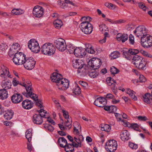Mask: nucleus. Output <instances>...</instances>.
<instances>
[{"mask_svg": "<svg viewBox=\"0 0 152 152\" xmlns=\"http://www.w3.org/2000/svg\"><path fill=\"white\" fill-rule=\"evenodd\" d=\"M52 81L57 83V85H62L61 89L62 90H65L69 86V82L66 79H63L62 76L60 74L57 73H53L50 77Z\"/></svg>", "mask_w": 152, "mask_h": 152, "instance_id": "1", "label": "nucleus"}, {"mask_svg": "<svg viewBox=\"0 0 152 152\" xmlns=\"http://www.w3.org/2000/svg\"><path fill=\"white\" fill-rule=\"evenodd\" d=\"M26 84L24 83H20V85L25 88L26 92H23V94L26 97H30L33 99L34 101L38 100V96L37 94L33 93V90L32 87L31 83L29 80L26 81Z\"/></svg>", "mask_w": 152, "mask_h": 152, "instance_id": "2", "label": "nucleus"}, {"mask_svg": "<svg viewBox=\"0 0 152 152\" xmlns=\"http://www.w3.org/2000/svg\"><path fill=\"white\" fill-rule=\"evenodd\" d=\"M55 48L52 43H45L42 46L41 51L44 55L50 56L54 54L55 51Z\"/></svg>", "mask_w": 152, "mask_h": 152, "instance_id": "3", "label": "nucleus"}, {"mask_svg": "<svg viewBox=\"0 0 152 152\" xmlns=\"http://www.w3.org/2000/svg\"><path fill=\"white\" fill-rule=\"evenodd\" d=\"M73 66L75 68L77 69L78 73H81L82 75L86 74L88 72V70L86 68L83 67L84 65L83 61L79 59H76L72 61Z\"/></svg>", "mask_w": 152, "mask_h": 152, "instance_id": "4", "label": "nucleus"}, {"mask_svg": "<svg viewBox=\"0 0 152 152\" xmlns=\"http://www.w3.org/2000/svg\"><path fill=\"white\" fill-rule=\"evenodd\" d=\"M28 57L23 53H16L12 58L14 63L16 65L24 64Z\"/></svg>", "mask_w": 152, "mask_h": 152, "instance_id": "5", "label": "nucleus"}, {"mask_svg": "<svg viewBox=\"0 0 152 152\" xmlns=\"http://www.w3.org/2000/svg\"><path fill=\"white\" fill-rule=\"evenodd\" d=\"M55 46L57 49L64 51L66 49V45L65 40L61 38H59L54 41Z\"/></svg>", "mask_w": 152, "mask_h": 152, "instance_id": "6", "label": "nucleus"}, {"mask_svg": "<svg viewBox=\"0 0 152 152\" xmlns=\"http://www.w3.org/2000/svg\"><path fill=\"white\" fill-rule=\"evenodd\" d=\"M28 45L29 48L33 52L38 53L40 50L39 44L34 39H30L28 42Z\"/></svg>", "mask_w": 152, "mask_h": 152, "instance_id": "7", "label": "nucleus"}, {"mask_svg": "<svg viewBox=\"0 0 152 152\" xmlns=\"http://www.w3.org/2000/svg\"><path fill=\"white\" fill-rule=\"evenodd\" d=\"M105 145V148L108 152H114L116 150L118 146L117 141L114 140L108 141Z\"/></svg>", "mask_w": 152, "mask_h": 152, "instance_id": "8", "label": "nucleus"}, {"mask_svg": "<svg viewBox=\"0 0 152 152\" xmlns=\"http://www.w3.org/2000/svg\"><path fill=\"white\" fill-rule=\"evenodd\" d=\"M141 44L145 47L148 48L152 46V37L147 34L141 37Z\"/></svg>", "mask_w": 152, "mask_h": 152, "instance_id": "9", "label": "nucleus"}, {"mask_svg": "<svg viewBox=\"0 0 152 152\" xmlns=\"http://www.w3.org/2000/svg\"><path fill=\"white\" fill-rule=\"evenodd\" d=\"M101 64V60L98 58H93L88 62L89 65L94 69L99 68Z\"/></svg>", "mask_w": 152, "mask_h": 152, "instance_id": "10", "label": "nucleus"}, {"mask_svg": "<svg viewBox=\"0 0 152 152\" xmlns=\"http://www.w3.org/2000/svg\"><path fill=\"white\" fill-rule=\"evenodd\" d=\"M147 31L146 28L144 26H141L137 27L134 32L137 37H139L142 35V36H144V35L147 34Z\"/></svg>", "mask_w": 152, "mask_h": 152, "instance_id": "11", "label": "nucleus"}, {"mask_svg": "<svg viewBox=\"0 0 152 152\" xmlns=\"http://www.w3.org/2000/svg\"><path fill=\"white\" fill-rule=\"evenodd\" d=\"M35 63L36 61L33 57H28L23 65L25 68L31 70L34 67Z\"/></svg>", "mask_w": 152, "mask_h": 152, "instance_id": "12", "label": "nucleus"}, {"mask_svg": "<svg viewBox=\"0 0 152 152\" xmlns=\"http://www.w3.org/2000/svg\"><path fill=\"white\" fill-rule=\"evenodd\" d=\"M43 13L44 9L42 7L36 6L34 8L33 10V14L35 17H41L43 15Z\"/></svg>", "mask_w": 152, "mask_h": 152, "instance_id": "13", "label": "nucleus"}, {"mask_svg": "<svg viewBox=\"0 0 152 152\" xmlns=\"http://www.w3.org/2000/svg\"><path fill=\"white\" fill-rule=\"evenodd\" d=\"M9 73L7 68L4 65L1 66L0 69V75L2 79L7 78V77L12 78V77L10 75H9Z\"/></svg>", "mask_w": 152, "mask_h": 152, "instance_id": "14", "label": "nucleus"}, {"mask_svg": "<svg viewBox=\"0 0 152 152\" xmlns=\"http://www.w3.org/2000/svg\"><path fill=\"white\" fill-rule=\"evenodd\" d=\"M46 118V115H42V114L34 115L33 116V121L34 124L38 125L41 124L43 122L42 118Z\"/></svg>", "mask_w": 152, "mask_h": 152, "instance_id": "15", "label": "nucleus"}, {"mask_svg": "<svg viewBox=\"0 0 152 152\" xmlns=\"http://www.w3.org/2000/svg\"><path fill=\"white\" fill-rule=\"evenodd\" d=\"M73 53L77 57H83L86 55V51L85 49L82 47H77L75 48Z\"/></svg>", "mask_w": 152, "mask_h": 152, "instance_id": "16", "label": "nucleus"}, {"mask_svg": "<svg viewBox=\"0 0 152 152\" xmlns=\"http://www.w3.org/2000/svg\"><path fill=\"white\" fill-rule=\"evenodd\" d=\"M106 101L107 100L105 98L100 97L96 99L94 104L98 107H103L106 104Z\"/></svg>", "mask_w": 152, "mask_h": 152, "instance_id": "17", "label": "nucleus"}, {"mask_svg": "<svg viewBox=\"0 0 152 152\" xmlns=\"http://www.w3.org/2000/svg\"><path fill=\"white\" fill-rule=\"evenodd\" d=\"M23 99L22 95L19 93L14 94L11 97L12 102L15 104L20 103L23 100Z\"/></svg>", "mask_w": 152, "mask_h": 152, "instance_id": "18", "label": "nucleus"}, {"mask_svg": "<svg viewBox=\"0 0 152 152\" xmlns=\"http://www.w3.org/2000/svg\"><path fill=\"white\" fill-rule=\"evenodd\" d=\"M22 105L24 109L29 110L33 107L34 104L31 100L26 99L23 101Z\"/></svg>", "mask_w": 152, "mask_h": 152, "instance_id": "19", "label": "nucleus"}, {"mask_svg": "<svg viewBox=\"0 0 152 152\" xmlns=\"http://www.w3.org/2000/svg\"><path fill=\"white\" fill-rule=\"evenodd\" d=\"M1 86L4 89L7 90L10 89L11 87V83L10 80H7V78L2 79Z\"/></svg>", "mask_w": 152, "mask_h": 152, "instance_id": "20", "label": "nucleus"}, {"mask_svg": "<svg viewBox=\"0 0 152 152\" xmlns=\"http://www.w3.org/2000/svg\"><path fill=\"white\" fill-rule=\"evenodd\" d=\"M143 58L141 56L136 55L133 57L132 62L135 65L136 67L137 68L139 65L141 63Z\"/></svg>", "mask_w": 152, "mask_h": 152, "instance_id": "21", "label": "nucleus"}, {"mask_svg": "<svg viewBox=\"0 0 152 152\" xmlns=\"http://www.w3.org/2000/svg\"><path fill=\"white\" fill-rule=\"evenodd\" d=\"M144 101L147 104L152 105V95L149 93H146L143 96Z\"/></svg>", "mask_w": 152, "mask_h": 152, "instance_id": "22", "label": "nucleus"}, {"mask_svg": "<svg viewBox=\"0 0 152 152\" xmlns=\"http://www.w3.org/2000/svg\"><path fill=\"white\" fill-rule=\"evenodd\" d=\"M121 138L123 141H126L128 140L129 138V134L126 130L123 131L121 134Z\"/></svg>", "mask_w": 152, "mask_h": 152, "instance_id": "23", "label": "nucleus"}, {"mask_svg": "<svg viewBox=\"0 0 152 152\" xmlns=\"http://www.w3.org/2000/svg\"><path fill=\"white\" fill-rule=\"evenodd\" d=\"M24 11L22 9L14 8L12 10L11 14L13 15H18L23 14Z\"/></svg>", "mask_w": 152, "mask_h": 152, "instance_id": "24", "label": "nucleus"}, {"mask_svg": "<svg viewBox=\"0 0 152 152\" xmlns=\"http://www.w3.org/2000/svg\"><path fill=\"white\" fill-rule=\"evenodd\" d=\"M14 115L13 111L11 110H8L5 112L4 115V117L5 119L7 120L11 119Z\"/></svg>", "mask_w": 152, "mask_h": 152, "instance_id": "25", "label": "nucleus"}, {"mask_svg": "<svg viewBox=\"0 0 152 152\" xmlns=\"http://www.w3.org/2000/svg\"><path fill=\"white\" fill-rule=\"evenodd\" d=\"M58 142L60 145V146L63 148L65 147V145L67 144L66 140L63 137H59L58 140Z\"/></svg>", "mask_w": 152, "mask_h": 152, "instance_id": "26", "label": "nucleus"}, {"mask_svg": "<svg viewBox=\"0 0 152 152\" xmlns=\"http://www.w3.org/2000/svg\"><path fill=\"white\" fill-rule=\"evenodd\" d=\"M86 69L88 70V72L86 74H82V75H86L88 74V75L91 78H94L96 77L97 75V73L95 72L94 70L95 69H93V70H90V69H89L88 67H86Z\"/></svg>", "mask_w": 152, "mask_h": 152, "instance_id": "27", "label": "nucleus"}, {"mask_svg": "<svg viewBox=\"0 0 152 152\" xmlns=\"http://www.w3.org/2000/svg\"><path fill=\"white\" fill-rule=\"evenodd\" d=\"M126 93L128 94L135 101L137 99V97L135 96V93L133 90L128 88L127 89Z\"/></svg>", "mask_w": 152, "mask_h": 152, "instance_id": "28", "label": "nucleus"}, {"mask_svg": "<svg viewBox=\"0 0 152 152\" xmlns=\"http://www.w3.org/2000/svg\"><path fill=\"white\" fill-rule=\"evenodd\" d=\"M147 64V61H145V59L143 58L141 63L139 65L137 68H138L140 70H145L146 68V65Z\"/></svg>", "mask_w": 152, "mask_h": 152, "instance_id": "29", "label": "nucleus"}, {"mask_svg": "<svg viewBox=\"0 0 152 152\" xmlns=\"http://www.w3.org/2000/svg\"><path fill=\"white\" fill-rule=\"evenodd\" d=\"M8 97V94L7 91L5 89L0 90V99H6Z\"/></svg>", "mask_w": 152, "mask_h": 152, "instance_id": "30", "label": "nucleus"}, {"mask_svg": "<svg viewBox=\"0 0 152 152\" xmlns=\"http://www.w3.org/2000/svg\"><path fill=\"white\" fill-rule=\"evenodd\" d=\"M32 130L31 129H28L26 131L25 133L26 137L28 140V142H30L31 140L32 137Z\"/></svg>", "mask_w": 152, "mask_h": 152, "instance_id": "31", "label": "nucleus"}, {"mask_svg": "<svg viewBox=\"0 0 152 152\" xmlns=\"http://www.w3.org/2000/svg\"><path fill=\"white\" fill-rule=\"evenodd\" d=\"M54 26L57 29L60 28L63 25V23L61 20L56 19L53 21Z\"/></svg>", "mask_w": 152, "mask_h": 152, "instance_id": "32", "label": "nucleus"}, {"mask_svg": "<svg viewBox=\"0 0 152 152\" xmlns=\"http://www.w3.org/2000/svg\"><path fill=\"white\" fill-rule=\"evenodd\" d=\"M66 152H72L74 150V148H73L72 143H68L66 145H65L64 148Z\"/></svg>", "mask_w": 152, "mask_h": 152, "instance_id": "33", "label": "nucleus"}, {"mask_svg": "<svg viewBox=\"0 0 152 152\" xmlns=\"http://www.w3.org/2000/svg\"><path fill=\"white\" fill-rule=\"evenodd\" d=\"M35 101L36 102V105L41 108L40 110L37 111L40 114L42 113V112H43V113H45V110H44L43 109H42V108L43 107L42 105V102L41 101L39 100L38 99V100Z\"/></svg>", "mask_w": 152, "mask_h": 152, "instance_id": "34", "label": "nucleus"}, {"mask_svg": "<svg viewBox=\"0 0 152 152\" xmlns=\"http://www.w3.org/2000/svg\"><path fill=\"white\" fill-rule=\"evenodd\" d=\"M93 28L92 25L89 24L88 27L86 29H84L82 32L86 34H90L91 33L93 30Z\"/></svg>", "mask_w": 152, "mask_h": 152, "instance_id": "35", "label": "nucleus"}, {"mask_svg": "<svg viewBox=\"0 0 152 152\" xmlns=\"http://www.w3.org/2000/svg\"><path fill=\"white\" fill-rule=\"evenodd\" d=\"M89 24H91L90 23H86L84 22H82L80 25V28L82 31H83L84 29H86L88 27Z\"/></svg>", "mask_w": 152, "mask_h": 152, "instance_id": "36", "label": "nucleus"}, {"mask_svg": "<svg viewBox=\"0 0 152 152\" xmlns=\"http://www.w3.org/2000/svg\"><path fill=\"white\" fill-rule=\"evenodd\" d=\"M75 48L72 45L69 44L66 46V49L69 54H73L75 50Z\"/></svg>", "mask_w": 152, "mask_h": 152, "instance_id": "37", "label": "nucleus"}, {"mask_svg": "<svg viewBox=\"0 0 152 152\" xmlns=\"http://www.w3.org/2000/svg\"><path fill=\"white\" fill-rule=\"evenodd\" d=\"M120 54L117 51H115L112 53L110 55L111 57V59H115L119 57Z\"/></svg>", "mask_w": 152, "mask_h": 152, "instance_id": "38", "label": "nucleus"}, {"mask_svg": "<svg viewBox=\"0 0 152 152\" xmlns=\"http://www.w3.org/2000/svg\"><path fill=\"white\" fill-rule=\"evenodd\" d=\"M74 138L75 140L77 143L79 144L80 145H81V141H82L83 140V137L82 135H80L78 138L75 137Z\"/></svg>", "mask_w": 152, "mask_h": 152, "instance_id": "39", "label": "nucleus"}, {"mask_svg": "<svg viewBox=\"0 0 152 152\" xmlns=\"http://www.w3.org/2000/svg\"><path fill=\"white\" fill-rule=\"evenodd\" d=\"M99 29L102 33H103L107 29V28L105 24H102L99 26Z\"/></svg>", "mask_w": 152, "mask_h": 152, "instance_id": "40", "label": "nucleus"}, {"mask_svg": "<svg viewBox=\"0 0 152 152\" xmlns=\"http://www.w3.org/2000/svg\"><path fill=\"white\" fill-rule=\"evenodd\" d=\"M110 126L107 124L104 125L103 127H101V130L102 131L109 132L110 130Z\"/></svg>", "mask_w": 152, "mask_h": 152, "instance_id": "41", "label": "nucleus"}, {"mask_svg": "<svg viewBox=\"0 0 152 152\" xmlns=\"http://www.w3.org/2000/svg\"><path fill=\"white\" fill-rule=\"evenodd\" d=\"M128 51H124L123 52V57L127 60H130L131 58V56L129 54Z\"/></svg>", "mask_w": 152, "mask_h": 152, "instance_id": "42", "label": "nucleus"}, {"mask_svg": "<svg viewBox=\"0 0 152 152\" xmlns=\"http://www.w3.org/2000/svg\"><path fill=\"white\" fill-rule=\"evenodd\" d=\"M140 52L145 56L149 58H152V55L151 54L143 50H140Z\"/></svg>", "mask_w": 152, "mask_h": 152, "instance_id": "43", "label": "nucleus"}, {"mask_svg": "<svg viewBox=\"0 0 152 152\" xmlns=\"http://www.w3.org/2000/svg\"><path fill=\"white\" fill-rule=\"evenodd\" d=\"M110 72L111 74L114 76L115 74L118 73L119 72V71L115 67L113 66L111 67Z\"/></svg>", "mask_w": 152, "mask_h": 152, "instance_id": "44", "label": "nucleus"}, {"mask_svg": "<svg viewBox=\"0 0 152 152\" xmlns=\"http://www.w3.org/2000/svg\"><path fill=\"white\" fill-rule=\"evenodd\" d=\"M92 20V18L89 17H86L84 16L82 17L80 19L81 21L82 22H85L89 23V22L91 21Z\"/></svg>", "mask_w": 152, "mask_h": 152, "instance_id": "45", "label": "nucleus"}, {"mask_svg": "<svg viewBox=\"0 0 152 152\" xmlns=\"http://www.w3.org/2000/svg\"><path fill=\"white\" fill-rule=\"evenodd\" d=\"M128 52L130 53V54L134 55L138 53L140 51L137 49H129L128 50Z\"/></svg>", "mask_w": 152, "mask_h": 152, "instance_id": "46", "label": "nucleus"}, {"mask_svg": "<svg viewBox=\"0 0 152 152\" xmlns=\"http://www.w3.org/2000/svg\"><path fill=\"white\" fill-rule=\"evenodd\" d=\"M139 126L138 124L136 123H133L131 124V126L129 127L135 130L139 131Z\"/></svg>", "mask_w": 152, "mask_h": 152, "instance_id": "47", "label": "nucleus"}, {"mask_svg": "<svg viewBox=\"0 0 152 152\" xmlns=\"http://www.w3.org/2000/svg\"><path fill=\"white\" fill-rule=\"evenodd\" d=\"M81 89L78 86H77L74 89L73 92L76 95L80 94L81 93Z\"/></svg>", "mask_w": 152, "mask_h": 152, "instance_id": "48", "label": "nucleus"}, {"mask_svg": "<svg viewBox=\"0 0 152 152\" xmlns=\"http://www.w3.org/2000/svg\"><path fill=\"white\" fill-rule=\"evenodd\" d=\"M129 147L133 150H136L138 148L137 144L132 142H129Z\"/></svg>", "mask_w": 152, "mask_h": 152, "instance_id": "49", "label": "nucleus"}, {"mask_svg": "<svg viewBox=\"0 0 152 152\" xmlns=\"http://www.w3.org/2000/svg\"><path fill=\"white\" fill-rule=\"evenodd\" d=\"M44 127L50 132L53 131L54 129L53 127L50 124H46L44 126Z\"/></svg>", "mask_w": 152, "mask_h": 152, "instance_id": "50", "label": "nucleus"}, {"mask_svg": "<svg viewBox=\"0 0 152 152\" xmlns=\"http://www.w3.org/2000/svg\"><path fill=\"white\" fill-rule=\"evenodd\" d=\"M121 38V41L123 42H124L126 40H127L128 36L127 34H124L122 35Z\"/></svg>", "mask_w": 152, "mask_h": 152, "instance_id": "51", "label": "nucleus"}, {"mask_svg": "<svg viewBox=\"0 0 152 152\" xmlns=\"http://www.w3.org/2000/svg\"><path fill=\"white\" fill-rule=\"evenodd\" d=\"M117 110V108L116 106L114 105H111L110 106V110L109 112L111 113H115L116 111Z\"/></svg>", "mask_w": 152, "mask_h": 152, "instance_id": "52", "label": "nucleus"}, {"mask_svg": "<svg viewBox=\"0 0 152 152\" xmlns=\"http://www.w3.org/2000/svg\"><path fill=\"white\" fill-rule=\"evenodd\" d=\"M129 40L130 43L133 45L134 43V36L132 34H130L129 36Z\"/></svg>", "mask_w": 152, "mask_h": 152, "instance_id": "53", "label": "nucleus"}, {"mask_svg": "<svg viewBox=\"0 0 152 152\" xmlns=\"http://www.w3.org/2000/svg\"><path fill=\"white\" fill-rule=\"evenodd\" d=\"M62 112L63 113V115L64 117L66 118H69V115H68V112L64 110H62Z\"/></svg>", "mask_w": 152, "mask_h": 152, "instance_id": "54", "label": "nucleus"}, {"mask_svg": "<svg viewBox=\"0 0 152 152\" xmlns=\"http://www.w3.org/2000/svg\"><path fill=\"white\" fill-rule=\"evenodd\" d=\"M139 82L141 83L145 82L146 81V78L142 75H140L139 77Z\"/></svg>", "mask_w": 152, "mask_h": 152, "instance_id": "55", "label": "nucleus"}, {"mask_svg": "<svg viewBox=\"0 0 152 152\" xmlns=\"http://www.w3.org/2000/svg\"><path fill=\"white\" fill-rule=\"evenodd\" d=\"M138 5L140 8L142 9L145 11L146 7L144 4L142 3H139L138 4Z\"/></svg>", "mask_w": 152, "mask_h": 152, "instance_id": "56", "label": "nucleus"}, {"mask_svg": "<svg viewBox=\"0 0 152 152\" xmlns=\"http://www.w3.org/2000/svg\"><path fill=\"white\" fill-rule=\"evenodd\" d=\"M104 5L106 7L110 9H112L113 7H114L115 6L113 4L108 2H106L105 3Z\"/></svg>", "mask_w": 152, "mask_h": 152, "instance_id": "57", "label": "nucleus"}, {"mask_svg": "<svg viewBox=\"0 0 152 152\" xmlns=\"http://www.w3.org/2000/svg\"><path fill=\"white\" fill-rule=\"evenodd\" d=\"M123 122V125L125 126L129 127L131 126V124L128 122L126 121L122 120L121 121Z\"/></svg>", "mask_w": 152, "mask_h": 152, "instance_id": "58", "label": "nucleus"}, {"mask_svg": "<svg viewBox=\"0 0 152 152\" xmlns=\"http://www.w3.org/2000/svg\"><path fill=\"white\" fill-rule=\"evenodd\" d=\"M137 118L139 120L142 121H145L148 119L145 116H142L140 115L138 116Z\"/></svg>", "mask_w": 152, "mask_h": 152, "instance_id": "59", "label": "nucleus"}, {"mask_svg": "<svg viewBox=\"0 0 152 152\" xmlns=\"http://www.w3.org/2000/svg\"><path fill=\"white\" fill-rule=\"evenodd\" d=\"M107 82V84L109 85V86H110L112 85L113 86L114 88L113 89V90H115L117 89V88L115 86V85L114 83L113 84V83H112V81H106Z\"/></svg>", "mask_w": 152, "mask_h": 152, "instance_id": "60", "label": "nucleus"}, {"mask_svg": "<svg viewBox=\"0 0 152 152\" xmlns=\"http://www.w3.org/2000/svg\"><path fill=\"white\" fill-rule=\"evenodd\" d=\"M86 50V52H87L88 53L93 54L95 53V51L91 47L90 48H87Z\"/></svg>", "mask_w": 152, "mask_h": 152, "instance_id": "61", "label": "nucleus"}, {"mask_svg": "<svg viewBox=\"0 0 152 152\" xmlns=\"http://www.w3.org/2000/svg\"><path fill=\"white\" fill-rule=\"evenodd\" d=\"M12 84L14 86H17L18 84H20L19 81L17 80L15 78H14L12 80Z\"/></svg>", "mask_w": 152, "mask_h": 152, "instance_id": "62", "label": "nucleus"}, {"mask_svg": "<svg viewBox=\"0 0 152 152\" xmlns=\"http://www.w3.org/2000/svg\"><path fill=\"white\" fill-rule=\"evenodd\" d=\"M115 115L117 119L119 120V121H122L121 118L122 115L121 114L117 113H115Z\"/></svg>", "mask_w": 152, "mask_h": 152, "instance_id": "63", "label": "nucleus"}, {"mask_svg": "<svg viewBox=\"0 0 152 152\" xmlns=\"http://www.w3.org/2000/svg\"><path fill=\"white\" fill-rule=\"evenodd\" d=\"M114 96L110 93H109L106 95V98L108 99H112L113 98Z\"/></svg>", "mask_w": 152, "mask_h": 152, "instance_id": "64", "label": "nucleus"}]
</instances>
